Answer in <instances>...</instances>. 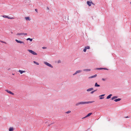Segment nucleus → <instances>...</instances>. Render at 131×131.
I'll return each mask as SVG.
<instances>
[{"mask_svg":"<svg viewBox=\"0 0 131 131\" xmlns=\"http://www.w3.org/2000/svg\"><path fill=\"white\" fill-rule=\"evenodd\" d=\"M94 102V101H85V102H81L76 103L75 105L76 106H78L80 105H82L85 104H88L89 103H92Z\"/></svg>","mask_w":131,"mask_h":131,"instance_id":"1","label":"nucleus"},{"mask_svg":"<svg viewBox=\"0 0 131 131\" xmlns=\"http://www.w3.org/2000/svg\"><path fill=\"white\" fill-rule=\"evenodd\" d=\"M27 51H28L30 53H31L33 55H37V54L36 53L32 50L28 49Z\"/></svg>","mask_w":131,"mask_h":131,"instance_id":"2","label":"nucleus"},{"mask_svg":"<svg viewBox=\"0 0 131 131\" xmlns=\"http://www.w3.org/2000/svg\"><path fill=\"white\" fill-rule=\"evenodd\" d=\"M44 63L48 67H49L51 68H53V66H52V65L51 64H50L47 62H44Z\"/></svg>","mask_w":131,"mask_h":131,"instance_id":"3","label":"nucleus"},{"mask_svg":"<svg viewBox=\"0 0 131 131\" xmlns=\"http://www.w3.org/2000/svg\"><path fill=\"white\" fill-rule=\"evenodd\" d=\"M15 40L16 41V42L18 43H22L24 45H25V43H24V42L23 41L18 40L16 39H15Z\"/></svg>","mask_w":131,"mask_h":131,"instance_id":"4","label":"nucleus"},{"mask_svg":"<svg viewBox=\"0 0 131 131\" xmlns=\"http://www.w3.org/2000/svg\"><path fill=\"white\" fill-rule=\"evenodd\" d=\"M95 70H102V69H104L105 70H108V69L107 68H97L95 69Z\"/></svg>","mask_w":131,"mask_h":131,"instance_id":"5","label":"nucleus"},{"mask_svg":"<svg viewBox=\"0 0 131 131\" xmlns=\"http://www.w3.org/2000/svg\"><path fill=\"white\" fill-rule=\"evenodd\" d=\"M87 4L89 6H91V4H93V3H92V2H90L89 1H87Z\"/></svg>","mask_w":131,"mask_h":131,"instance_id":"6","label":"nucleus"},{"mask_svg":"<svg viewBox=\"0 0 131 131\" xmlns=\"http://www.w3.org/2000/svg\"><path fill=\"white\" fill-rule=\"evenodd\" d=\"M5 91H6V92H7V93L11 94L12 95H14V93L8 90H5Z\"/></svg>","mask_w":131,"mask_h":131,"instance_id":"7","label":"nucleus"},{"mask_svg":"<svg viewBox=\"0 0 131 131\" xmlns=\"http://www.w3.org/2000/svg\"><path fill=\"white\" fill-rule=\"evenodd\" d=\"M105 95V94H104L99 96L100 98V99H103L104 97L103 96Z\"/></svg>","mask_w":131,"mask_h":131,"instance_id":"8","label":"nucleus"},{"mask_svg":"<svg viewBox=\"0 0 131 131\" xmlns=\"http://www.w3.org/2000/svg\"><path fill=\"white\" fill-rule=\"evenodd\" d=\"M97 76V75L96 74H95L94 75H93V76H91L89 77V79L93 78H95V77H96Z\"/></svg>","mask_w":131,"mask_h":131,"instance_id":"9","label":"nucleus"},{"mask_svg":"<svg viewBox=\"0 0 131 131\" xmlns=\"http://www.w3.org/2000/svg\"><path fill=\"white\" fill-rule=\"evenodd\" d=\"M93 89H94L93 88H92L88 89H87L86 90V91L88 92H89V91H92V90H93Z\"/></svg>","mask_w":131,"mask_h":131,"instance_id":"10","label":"nucleus"},{"mask_svg":"<svg viewBox=\"0 0 131 131\" xmlns=\"http://www.w3.org/2000/svg\"><path fill=\"white\" fill-rule=\"evenodd\" d=\"M112 96V94H110V95H109L108 96L106 99H108L110 98L111 97V96Z\"/></svg>","mask_w":131,"mask_h":131,"instance_id":"11","label":"nucleus"},{"mask_svg":"<svg viewBox=\"0 0 131 131\" xmlns=\"http://www.w3.org/2000/svg\"><path fill=\"white\" fill-rule=\"evenodd\" d=\"M121 100V99L120 98H118L117 99H115L114 100V101L116 102H117L118 101H119Z\"/></svg>","mask_w":131,"mask_h":131,"instance_id":"12","label":"nucleus"},{"mask_svg":"<svg viewBox=\"0 0 131 131\" xmlns=\"http://www.w3.org/2000/svg\"><path fill=\"white\" fill-rule=\"evenodd\" d=\"M91 70V69H83V71H90Z\"/></svg>","mask_w":131,"mask_h":131,"instance_id":"13","label":"nucleus"},{"mask_svg":"<svg viewBox=\"0 0 131 131\" xmlns=\"http://www.w3.org/2000/svg\"><path fill=\"white\" fill-rule=\"evenodd\" d=\"M18 71L20 72L21 74H22L23 73L25 72V71H22L20 70H19Z\"/></svg>","mask_w":131,"mask_h":131,"instance_id":"14","label":"nucleus"},{"mask_svg":"<svg viewBox=\"0 0 131 131\" xmlns=\"http://www.w3.org/2000/svg\"><path fill=\"white\" fill-rule=\"evenodd\" d=\"M25 19L26 20H28L29 21H30V19L29 17H25Z\"/></svg>","mask_w":131,"mask_h":131,"instance_id":"15","label":"nucleus"},{"mask_svg":"<svg viewBox=\"0 0 131 131\" xmlns=\"http://www.w3.org/2000/svg\"><path fill=\"white\" fill-rule=\"evenodd\" d=\"M92 113H89L87 115H86L85 116V117H87L90 116L91 114H92Z\"/></svg>","mask_w":131,"mask_h":131,"instance_id":"16","label":"nucleus"},{"mask_svg":"<svg viewBox=\"0 0 131 131\" xmlns=\"http://www.w3.org/2000/svg\"><path fill=\"white\" fill-rule=\"evenodd\" d=\"M100 85L99 84H98L97 83H96L95 84V87H99L100 86Z\"/></svg>","mask_w":131,"mask_h":131,"instance_id":"17","label":"nucleus"},{"mask_svg":"<svg viewBox=\"0 0 131 131\" xmlns=\"http://www.w3.org/2000/svg\"><path fill=\"white\" fill-rule=\"evenodd\" d=\"M77 72V73H80L82 71L81 70H79L76 71Z\"/></svg>","mask_w":131,"mask_h":131,"instance_id":"18","label":"nucleus"},{"mask_svg":"<svg viewBox=\"0 0 131 131\" xmlns=\"http://www.w3.org/2000/svg\"><path fill=\"white\" fill-rule=\"evenodd\" d=\"M117 98V96H113V97H112V98L111 100H113Z\"/></svg>","mask_w":131,"mask_h":131,"instance_id":"19","label":"nucleus"},{"mask_svg":"<svg viewBox=\"0 0 131 131\" xmlns=\"http://www.w3.org/2000/svg\"><path fill=\"white\" fill-rule=\"evenodd\" d=\"M32 38H28L27 39V40H30V41H32Z\"/></svg>","mask_w":131,"mask_h":131,"instance_id":"20","label":"nucleus"},{"mask_svg":"<svg viewBox=\"0 0 131 131\" xmlns=\"http://www.w3.org/2000/svg\"><path fill=\"white\" fill-rule=\"evenodd\" d=\"M13 128L12 127H10L9 129V131H13Z\"/></svg>","mask_w":131,"mask_h":131,"instance_id":"21","label":"nucleus"},{"mask_svg":"<svg viewBox=\"0 0 131 131\" xmlns=\"http://www.w3.org/2000/svg\"><path fill=\"white\" fill-rule=\"evenodd\" d=\"M33 62L34 63L36 64H37V65H39V64L38 63L35 61H34Z\"/></svg>","mask_w":131,"mask_h":131,"instance_id":"22","label":"nucleus"},{"mask_svg":"<svg viewBox=\"0 0 131 131\" xmlns=\"http://www.w3.org/2000/svg\"><path fill=\"white\" fill-rule=\"evenodd\" d=\"M4 18H8V16L5 15H3L2 16Z\"/></svg>","mask_w":131,"mask_h":131,"instance_id":"23","label":"nucleus"},{"mask_svg":"<svg viewBox=\"0 0 131 131\" xmlns=\"http://www.w3.org/2000/svg\"><path fill=\"white\" fill-rule=\"evenodd\" d=\"M86 49H89L90 48V47L89 46H87L85 47Z\"/></svg>","mask_w":131,"mask_h":131,"instance_id":"24","label":"nucleus"},{"mask_svg":"<svg viewBox=\"0 0 131 131\" xmlns=\"http://www.w3.org/2000/svg\"><path fill=\"white\" fill-rule=\"evenodd\" d=\"M8 18L9 19H13L14 18L13 17H9L8 16V18Z\"/></svg>","mask_w":131,"mask_h":131,"instance_id":"25","label":"nucleus"},{"mask_svg":"<svg viewBox=\"0 0 131 131\" xmlns=\"http://www.w3.org/2000/svg\"><path fill=\"white\" fill-rule=\"evenodd\" d=\"M23 34L22 33H17L16 34L17 35H23Z\"/></svg>","mask_w":131,"mask_h":131,"instance_id":"26","label":"nucleus"},{"mask_svg":"<svg viewBox=\"0 0 131 131\" xmlns=\"http://www.w3.org/2000/svg\"><path fill=\"white\" fill-rule=\"evenodd\" d=\"M54 122H53L52 123H51V124H49L48 125V126H50L52 124H54Z\"/></svg>","mask_w":131,"mask_h":131,"instance_id":"27","label":"nucleus"},{"mask_svg":"<svg viewBox=\"0 0 131 131\" xmlns=\"http://www.w3.org/2000/svg\"><path fill=\"white\" fill-rule=\"evenodd\" d=\"M71 112V111H68L67 112H66V113L67 114H68L69 113H70Z\"/></svg>","mask_w":131,"mask_h":131,"instance_id":"28","label":"nucleus"},{"mask_svg":"<svg viewBox=\"0 0 131 131\" xmlns=\"http://www.w3.org/2000/svg\"><path fill=\"white\" fill-rule=\"evenodd\" d=\"M86 49L85 47L84 49H83V51L84 52H85L86 51Z\"/></svg>","mask_w":131,"mask_h":131,"instance_id":"29","label":"nucleus"},{"mask_svg":"<svg viewBox=\"0 0 131 131\" xmlns=\"http://www.w3.org/2000/svg\"><path fill=\"white\" fill-rule=\"evenodd\" d=\"M77 74V71H76L75 73H74L73 74V75H75L76 74Z\"/></svg>","mask_w":131,"mask_h":131,"instance_id":"30","label":"nucleus"},{"mask_svg":"<svg viewBox=\"0 0 131 131\" xmlns=\"http://www.w3.org/2000/svg\"><path fill=\"white\" fill-rule=\"evenodd\" d=\"M22 33L23 34V35H27V34L26 33Z\"/></svg>","mask_w":131,"mask_h":131,"instance_id":"31","label":"nucleus"},{"mask_svg":"<svg viewBox=\"0 0 131 131\" xmlns=\"http://www.w3.org/2000/svg\"><path fill=\"white\" fill-rule=\"evenodd\" d=\"M2 42V43H5V44H6V42H4V41H1Z\"/></svg>","mask_w":131,"mask_h":131,"instance_id":"32","label":"nucleus"},{"mask_svg":"<svg viewBox=\"0 0 131 131\" xmlns=\"http://www.w3.org/2000/svg\"><path fill=\"white\" fill-rule=\"evenodd\" d=\"M47 48L46 47H42V48L43 49H46Z\"/></svg>","mask_w":131,"mask_h":131,"instance_id":"33","label":"nucleus"},{"mask_svg":"<svg viewBox=\"0 0 131 131\" xmlns=\"http://www.w3.org/2000/svg\"><path fill=\"white\" fill-rule=\"evenodd\" d=\"M61 61L60 60H59V61H58V63H61Z\"/></svg>","mask_w":131,"mask_h":131,"instance_id":"34","label":"nucleus"},{"mask_svg":"<svg viewBox=\"0 0 131 131\" xmlns=\"http://www.w3.org/2000/svg\"><path fill=\"white\" fill-rule=\"evenodd\" d=\"M102 80H103V81H105V79H104V78H102Z\"/></svg>","mask_w":131,"mask_h":131,"instance_id":"35","label":"nucleus"},{"mask_svg":"<svg viewBox=\"0 0 131 131\" xmlns=\"http://www.w3.org/2000/svg\"><path fill=\"white\" fill-rule=\"evenodd\" d=\"M93 93H94V92L93 91H92V92H91V94H93Z\"/></svg>","mask_w":131,"mask_h":131,"instance_id":"36","label":"nucleus"},{"mask_svg":"<svg viewBox=\"0 0 131 131\" xmlns=\"http://www.w3.org/2000/svg\"><path fill=\"white\" fill-rule=\"evenodd\" d=\"M97 91V90H95L94 91H93L94 92L96 91Z\"/></svg>","mask_w":131,"mask_h":131,"instance_id":"37","label":"nucleus"},{"mask_svg":"<svg viewBox=\"0 0 131 131\" xmlns=\"http://www.w3.org/2000/svg\"><path fill=\"white\" fill-rule=\"evenodd\" d=\"M86 118V117H85H85H83L82 118V119H84V118Z\"/></svg>","mask_w":131,"mask_h":131,"instance_id":"38","label":"nucleus"},{"mask_svg":"<svg viewBox=\"0 0 131 131\" xmlns=\"http://www.w3.org/2000/svg\"><path fill=\"white\" fill-rule=\"evenodd\" d=\"M35 10L37 12V9H35Z\"/></svg>","mask_w":131,"mask_h":131,"instance_id":"39","label":"nucleus"},{"mask_svg":"<svg viewBox=\"0 0 131 131\" xmlns=\"http://www.w3.org/2000/svg\"><path fill=\"white\" fill-rule=\"evenodd\" d=\"M47 9L48 10H49V7H47Z\"/></svg>","mask_w":131,"mask_h":131,"instance_id":"40","label":"nucleus"},{"mask_svg":"<svg viewBox=\"0 0 131 131\" xmlns=\"http://www.w3.org/2000/svg\"><path fill=\"white\" fill-rule=\"evenodd\" d=\"M125 117L126 118H128V116H126V117Z\"/></svg>","mask_w":131,"mask_h":131,"instance_id":"41","label":"nucleus"},{"mask_svg":"<svg viewBox=\"0 0 131 131\" xmlns=\"http://www.w3.org/2000/svg\"><path fill=\"white\" fill-rule=\"evenodd\" d=\"M11 34H12L13 33V32H12V31H11Z\"/></svg>","mask_w":131,"mask_h":131,"instance_id":"42","label":"nucleus"},{"mask_svg":"<svg viewBox=\"0 0 131 131\" xmlns=\"http://www.w3.org/2000/svg\"><path fill=\"white\" fill-rule=\"evenodd\" d=\"M12 74L13 75H14V74Z\"/></svg>","mask_w":131,"mask_h":131,"instance_id":"43","label":"nucleus"}]
</instances>
